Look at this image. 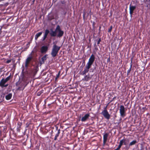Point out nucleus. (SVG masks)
I'll use <instances>...</instances> for the list:
<instances>
[{
    "instance_id": "20e7f679",
    "label": "nucleus",
    "mask_w": 150,
    "mask_h": 150,
    "mask_svg": "<svg viewBox=\"0 0 150 150\" xmlns=\"http://www.w3.org/2000/svg\"><path fill=\"white\" fill-rule=\"evenodd\" d=\"M56 31H57V33H58V34L57 35V37L60 38L63 36L64 32L61 30L59 25H58L57 26L56 28Z\"/></svg>"
},
{
    "instance_id": "5701e85b",
    "label": "nucleus",
    "mask_w": 150,
    "mask_h": 150,
    "mask_svg": "<svg viewBox=\"0 0 150 150\" xmlns=\"http://www.w3.org/2000/svg\"><path fill=\"white\" fill-rule=\"evenodd\" d=\"M11 78V74H10V75L9 76H8V77H6V79H5V81H6L7 82V81H8Z\"/></svg>"
},
{
    "instance_id": "473e14b6",
    "label": "nucleus",
    "mask_w": 150,
    "mask_h": 150,
    "mask_svg": "<svg viewBox=\"0 0 150 150\" xmlns=\"http://www.w3.org/2000/svg\"><path fill=\"white\" fill-rule=\"evenodd\" d=\"M96 23L95 22H93V23L92 26L93 28H94Z\"/></svg>"
},
{
    "instance_id": "aec40b11",
    "label": "nucleus",
    "mask_w": 150,
    "mask_h": 150,
    "mask_svg": "<svg viewBox=\"0 0 150 150\" xmlns=\"http://www.w3.org/2000/svg\"><path fill=\"white\" fill-rule=\"evenodd\" d=\"M12 94L11 93H9L6 96V99L7 100H10L12 96Z\"/></svg>"
},
{
    "instance_id": "f257e3e1",
    "label": "nucleus",
    "mask_w": 150,
    "mask_h": 150,
    "mask_svg": "<svg viewBox=\"0 0 150 150\" xmlns=\"http://www.w3.org/2000/svg\"><path fill=\"white\" fill-rule=\"evenodd\" d=\"M95 60V56L94 54H92L91 55L90 58H89L88 62L87 63L84 70L81 73V75H85L88 72L89 69L91 68V66L94 62Z\"/></svg>"
},
{
    "instance_id": "1a4fd4ad",
    "label": "nucleus",
    "mask_w": 150,
    "mask_h": 150,
    "mask_svg": "<svg viewBox=\"0 0 150 150\" xmlns=\"http://www.w3.org/2000/svg\"><path fill=\"white\" fill-rule=\"evenodd\" d=\"M109 134L108 133H104L103 136V145H104L107 142V138Z\"/></svg>"
},
{
    "instance_id": "58836bf2",
    "label": "nucleus",
    "mask_w": 150,
    "mask_h": 150,
    "mask_svg": "<svg viewBox=\"0 0 150 150\" xmlns=\"http://www.w3.org/2000/svg\"><path fill=\"white\" fill-rule=\"evenodd\" d=\"M116 98V97H114L113 98V99H115Z\"/></svg>"
},
{
    "instance_id": "393cba45",
    "label": "nucleus",
    "mask_w": 150,
    "mask_h": 150,
    "mask_svg": "<svg viewBox=\"0 0 150 150\" xmlns=\"http://www.w3.org/2000/svg\"><path fill=\"white\" fill-rule=\"evenodd\" d=\"M60 73V71H59V72L58 74L57 75L56 77L55 78L56 79H57L59 77Z\"/></svg>"
},
{
    "instance_id": "f8f14e48",
    "label": "nucleus",
    "mask_w": 150,
    "mask_h": 150,
    "mask_svg": "<svg viewBox=\"0 0 150 150\" xmlns=\"http://www.w3.org/2000/svg\"><path fill=\"white\" fill-rule=\"evenodd\" d=\"M37 72V69L35 68L33 69H32L30 71V73L31 74V75L33 76H35Z\"/></svg>"
},
{
    "instance_id": "a878e982",
    "label": "nucleus",
    "mask_w": 150,
    "mask_h": 150,
    "mask_svg": "<svg viewBox=\"0 0 150 150\" xmlns=\"http://www.w3.org/2000/svg\"><path fill=\"white\" fill-rule=\"evenodd\" d=\"M101 38H99V39L98 40V42H97V44L98 45L100 44V42L101 41Z\"/></svg>"
},
{
    "instance_id": "9b49d317",
    "label": "nucleus",
    "mask_w": 150,
    "mask_h": 150,
    "mask_svg": "<svg viewBox=\"0 0 150 150\" xmlns=\"http://www.w3.org/2000/svg\"><path fill=\"white\" fill-rule=\"evenodd\" d=\"M90 114L88 113L86 114L85 115L82 117L81 119V120L82 122H85L90 117Z\"/></svg>"
},
{
    "instance_id": "f03ea898",
    "label": "nucleus",
    "mask_w": 150,
    "mask_h": 150,
    "mask_svg": "<svg viewBox=\"0 0 150 150\" xmlns=\"http://www.w3.org/2000/svg\"><path fill=\"white\" fill-rule=\"evenodd\" d=\"M61 47L57 46L56 44L52 46L51 54L53 57H55L57 55Z\"/></svg>"
},
{
    "instance_id": "6ab92c4d",
    "label": "nucleus",
    "mask_w": 150,
    "mask_h": 150,
    "mask_svg": "<svg viewBox=\"0 0 150 150\" xmlns=\"http://www.w3.org/2000/svg\"><path fill=\"white\" fill-rule=\"evenodd\" d=\"M132 58L131 59V65L129 69L127 70V75H129V74L130 73L131 70V69L132 68Z\"/></svg>"
},
{
    "instance_id": "4468645a",
    "label": "nucleus",
    "mask_w": 150,
    "mask_h": 150,
    "mask_svg": "<svg viewBox=\"0 0 150 150\" xmlns=\"http://www.w3.org/2000/svg\"><path fill=\"white\" fill-rule=\"evenodd\" d=\"M51 32L50 33V35L51 37H54L57 36V31L56 29L55 31H53L52 29L51 30Z\"/></svg>"
},
{
    "instance_id": "423d86ee",
    "label": "nucleus",
    "mask_w": 150,
    "mask_h": 150,
    "mask_svg": "<svg viewBox=\"0 0 150 150\" xmlns=\"http://www.w3.org/2000/svg\"><path fill=\"white\" fill-rule=\"evenodd\" d=\"M48 50V47L47 46H43L40 49V52L42 53H46Z\"/></svg>"
},
{
    "instance_id": "79ce46f5",
    "label": "nucleus",
    "mask_w": 150,
    "mask_h": 150,
    "mask_svg": "<svg viewBox=\"0 0 150 150\" xmlns=\"http://www.w3.org/2000/svg\"><path fill=\"white\" fill-rule=\"evenodd\" d=\"M140 150H143L142 149H141Z\"/></svg>"
},
{
    "instance_id": "4c0bfd02",
    "label": "nucleus",
    "mask_w": 150,
    "mask_h": 150,
    "mask_svg": "<svg viewBox=\"0 0 150 150\" xmlns=\"http://www.w3.org/2000/svg\"><path fill=\"white\" fill-rule=\"evenodd\" d=\"M39 92H38V96H40V94H39Z\"/></svg>"
},
{
    "instance_id": "0eeeda50",
    "label": "nucleus",
    "mask_w": 150,
    "mask_h": 150,
    "mask_svg": "<svg viewBox=\"0 0 150 150\" xmlns=\"http://www.w3.org/2000/svg\"><path fill=\"white\" fill-rule=\"evenodd\" d=\"M32 59V57H29L27 58L25 62V67L27 68L28 67V65Z\"/></svg>"
},
{
    "instance_id": "a19ab883",
    "label": "nucleus",
    "mask_w": 150,
    "mask_h": 150,
    "mask_svg": "<svg viewBox=\"0 0 150 150\" xmlns=\"http://www.w3.org/2000/svg\"><path fill=\"white\" fill-rule=\"evenodd\" d=\"M100 28H101V27H100Z\"/></svg>"
},
{
    "instance_id": "9d476101",
    "label": "nucleus",
    "mask_w": 150,
    "mask_h": 150,
    "mask_svg": "<svg viewBox=\"0 0 150 150\" xmlns=\"http://www.w3.org/2000/svg\"><path fill=\"white\" fill-rule=\"evenodd\" d=\"M136 7L135 6H132V5L131 4L129 5V13L131 15H132L133 13V11L136 9Z\"/></svg>"
},
{
    "instance_id": "6e6552de",
    "label": "nucleus",
    "mask_w": 150,
    "mask_h": 150,
    "mask_svg": "<svg viewBox=\"0 0 150 150\" xmlns=\"http://www.w3.org/2000/svg\"><path fill=\"white\" fill-rule=\"evenodd\" d=\"M92 76H91L89 74L85 76L84 78L82 79V80L85 81H89L92 78Z\"/></svg>"
},
{
    "instance_id": "ea45409f",
    "label": "nucleus",
    "mask_w": 150,
    "mask_h": 150,
    "mask_svg": "<svg viewBox=\"0 0 150 150\" xmlns=\"http://www.w3.org/2000/svg\"><path fill=\"white\" fill-rule=\"evenodd\" d=\"M95 49L96 50H97L98 49V48H95Z\"/></svg>"
},
{
    "instance_id": "2eb2a0df",
    "label": "nucleus",
    "mask_w": 150,
    "mask_h": 150,
    "mask_svg": "<svg viewBox=\"0 0 150 150\" xmlns=\"http://www.w3.org/2000/svg\"><path fill=\"white\" fill-rule=\"evenodd\" d=\"M56 130H57V133L56 134L54 138V140H56L57 139V137L59 136V134L60 133V129H58V128L57 127H56Z\"/></svg>"
},
{
    "instance_id": "a211bd4d",
    "label": "nucleus",
    "mask_w": 150,
    "mask_h": 150,
    "mask_svg": "<svg viewBox=\"0 0 150 150\" xmlns=\"http://www.w3.org/2000/svg\"><path fill=\"white\" fill-rule=\"evenodd\" d=\"M6 82L5 81V79H2L0 82V86L3 88V86H4Z\"/></svg>"
},
{
    "instance_id": "c9c22d12",
    "label": "nucleus",
    "mask_w": 150,
    "mask_h": 150,
    "mask_svg": "<svg viewBox=\"0 0 150 150\" xmlns=\"http://www.w3.org/2000/svg\"><path fill=\"white\" fill-rule=\"evenodd\" d=\"M83 18H85V14H84V13L83 14Z\"/></svg>"
},
{
    "instance_id": "4be33fe9",
    "label": "nucleus",
    "mask_w": 150,
    "mask_h": 150,
    "mask_svg": "<svg viewBox=\"0 0 150 150\" xmlns=\"http://www.w3.org/2000/svg\"><path fill=\"white\" fill-rule=\"evenodd\" d=\"M137 142L136 140H133L129 144V146H132V145H134Z\"/></svg>"
},
{
    "instance_id": "f704fd0d",
    "label": "nucleus",
    "mask_w": 150,
    "mask_h": 150,
    "mask_svg": "<svg viewBox=\"0 0 150 150\" xmlns=\"http://www.w3.org/2000/svg\"><path fill=\"white\" fill-rule=\"evenodd\" d=\"M20 128H21V125H20V126L19 127L17 128V131H18V132H19Z\"/></svg>"
},
{
    "instance_id": "39448f33",
    "label": "nucleus",
    "mask_w": 150,
    "mask_h": 150,
    "mask_svg": "<svg viewBox=\"0 0 150 150\" xmlns=\"http://www.w3.org/2000/svg\"><path fill=\"white\" fill-rule=\"evenodd\" d=\"M120 113L121 117H123L126 116V110L124 106L123 105H121L120 106Z\"/></svg>"
},
{
    "instance_id": "ddd939ff",
    "label": "nucleus",
    "mask_w": 150,
    "mask_h": 150,
    "mask_svg": "<svg viewBox=\"0 0 150 150\" xmlns=\"http://www.w3.org/2000/svg\"><path fill=\"white\" fill-rule=\"evenodd\" d=\"M49 30L48 29H46L45 30L44 35L43 38L42 40L44 41L47 37V36L49 33Z\"/></svg>"
},
{
    "instance_id": "c85d7f7f",
    "label": "nucleus",
    "mask_w": 150,
    "mask_h": 150,
    "mask_svg": "<svg viewBox=\"0 0 150 150\" xmlns=\"http://www.w3.org/2000/svg\"><path fill=\"white\" fill-rule=\"evenodd\" d=\"M11 62V59H8L6 61V63L7 64H8Z\"/></svg>"
},
{
    "instance_id": "72a5a7b5",
    "label": "nucleus",
    "mask_w": 150,
    "mask_h": 150,
    "mask_svg": "<svg viewBox=\"0 0 150 150\" xmlns=\"http://www.w3.org/2000/svg\"><path fill=\"white\" fill-rule=\"evenodd\" d=\"M110 62V57H109V58L107 60V62Z\"/></svg>"
},
{
    "instance_id": "cd10ccee",
    "label": "nucleus",
    "mask_w": 150,
    "mask_h": 150,
    "mask_svg": "<svg viewBox=\"0 0 150 150\" xmlns=\"http://www.w3.org/2000/svg\"><path fill=\"white\" fill-rule=\"evenodd\" d=\"M54 18V17L53 16H52V17H51L50 16H49V17H48V19L50 20H51Z\"/></svg>"
},
{
    "instance_id": "c756f323",
    "label": "nucleus",
    "mask_w": 150,
    "mask_h": 150,
    "mask_svg": "<svg viewBox=\"0 0 150 150\" xmlns=\"http://www.w3.org/2000/svg\"><path fill=\"white\" fill-rule=\"evenodd\" d=\"M120 148L121 147L118 145V147L116 149H115L114 150H119Z\"/></svg>"
},
{
    "instance_id": "f3484780",
    "label": "nucleus",
    "mask_w": 150,
    "mask_h": 150,
    "mask_svg": "<svg viewBox=\"0 0 150 150\" xmlns=\"http://www.w3.org/2000/svg\"><path fill=\"white\" fill-rule=\"evenodd\" d=\"M47 55H45L42 58L41 60L40 61V64H42L44 63L45 61L47 59Z\"/></svg>"
},
{
    "instance_id": "e433bc0d",
    "label": "nucleus",
    "mask_w": 150,
    "mask_h": 150,
    "mask_svg": "<svg viewBox=\"0 0 150 150\" xmlns=\"http://www.w3.org/2000/svg\"><path fill=\"white\" fill-rule=\"evenodd\" d=\"M35 1V0H33V3H34Z\"/></svg>"
},
{
    "instance_id": "7c9ffc66",
    "label": "nucleus",
    "mask_w": 150,
    "mask_h": 150,
    "mask_svg": "<svg viewBox=\"0 0 150 150\" xmlns=\"http://www.w3.org/2000/svg\"><path fill=\"white\" fill-rule=\"evenodd\" d=\"M61 3L62 4H65V2L64 1H61Z\"/></svg>"
},
{
    "instance_id": "7ed1b4c3",
    "label": "nucleus",
    "mask_w": 150,
    "mask_h": 150,
    "mask_svg": "<svg viewBox=\"0 0 150 150\" xmlns=\"http://www.w3.org/2000/svg\"><path fill=\"white\" fill-rule=\"evenodd\" d=\"M109 103H108L106 106L104 108V110L102 111L101 114L107 120H109L110 119V115L108 113L107 110V108Z\"/></svg>"
},
{
    "instance_id": "2f4dec72",
    "label": "nucleus",
    "mask_w": 150,
    "mask_h": 150,
    "mask_svg": "<svg viewBox=\"0 0 150 150\" xmlns=\"http://www.w3.org/2000/svg\"><path fill=\"white\" fill-rule=\"evenodd\" d=\"M8 86V84H6V85H4V86H3V87H7Z\"/></svg>"
},
{
    "instance_id": "bb28decb",
    "label": "nucleus",
    "mask_w": 150,
    "mask_h": 150,
    "mask_svg": "<svg viewBox=\"0 0 150 150\" xmlns=\"http://www.w3.org/2000/svg\"><path fill=\"white\" fill-rule=\"evenodd\" d=\"M31 124L30 123L27 122L26 124V127H29L30 125Z\"/></svg>"
},
{
    "instance_id": "b1692460",
    "label": "nucleus",
    "mask_w": 150,
    "mask_h": 150,
    "mask_svg": "<svg viewBox=\"0 0 150 150\" xmlns=\"http://www.w3.org/2000/svg\"><path fill=\"white\" fill-rule=\"evenodd\" d=\"M112 25H111L110 28L108 29V33H111L112 30Z\"/></svg>"
},
{
    "instance_id": "412c9836",
    "label": "nucleus",
    "mask_w": 150,
    "mask_h": 150,
    "mask_svg": "<svg viewBox=\"0 0 150 150\" xmlns=\"http://www.w3.org/2000/svg\"><path fill=\"white\" fill-rule=\"evenodd\" d=\"M42 33V32H39L38 33H37L35 36V40H37L38 38L41 35Z\"/></svg>"
},
{
    "instance_id": "dca6fc26",
    "label": "nucleus",
    "mask_w": 150,
    "mask_h": 150,
    "mask_svg": "<svg viewBox=\"0 0 150 150\" xmlns=\"http://www.w3.org/2000/svg\"><path fill=\"white\" fill-rule=\"evenodd\" d=\"M126 139H123L120 141V144L119 145V146L121 147L122 146L123 144H124L125 145H126Z\"/></svg>"
}]
</instances>
